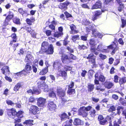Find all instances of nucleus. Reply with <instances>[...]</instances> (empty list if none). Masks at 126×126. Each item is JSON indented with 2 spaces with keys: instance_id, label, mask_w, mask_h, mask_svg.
<instances>
[{
  "instance_id": "obj_1",
  "label": "nucleus",
  "mask_w": 126,
  "mask_h": 126,
  "mask_svg": "<svg viewBox=\"0 0 126 126\" xmlns=\"http://www.w3.org/2000/svg\"><path fill=\"white\" fill-rule=\"evenodd\" d=\"M54 47L52 44L49 45L47 41H43L42 43L41 47L38 53L39 54L45 53L47 55L52 54L54 52Z\"/></svg>"
},
{
  "instance_id": "obj_2",
  "label": "nucleus",
  "mask_w": 126,
  "mask_h": 126,
  "mask_svg": "<svg viewBox=\"0 0 126 126\" xmlns=\"http://www.w3.org/2000/svg\"><path fill=\"white\" fill-rule=\"evenodd\" d=\"M71 57H69L68 55L65 54H63L61 56V59L62 63L63 64H68L69 63L72 62L70 59L75 60L76 59V57L72 54H70Z\"/></svg>"
},
{
  "instance_id": "obj_3",
  "label": "nucleus",
  "mask_w": 126,
  "mask_h": 126,
  "mask_svg": "<svg viewBox=\"0 0 126 126\" xmlns=\"http://www.w3.org/2000/svg\"><path fill=\"white\" fill-rule=\"evenodd\" d=\"M23 112L21 110H19L17 112L15 109L13 108L8 110V116L10 117L14 118V117L17 116L18 118H21L23 117Z\"/></svg>"
},
{
  "instance_id": "obj_4",
  "label": "nucleus",
  "mask_w": 126,
  "mask_h": 126,
  "mask_svg": "<svg viewBox=\"0 0 126 126\" xmlns=\"http://www.w3.org/2000/svg\"><path fill=\"white\" fill-rule=\"evenodd\" d=\"M30 113L35 115L37 118H38L40 113V109L36 106L32 105L29 109Z\"/></svg>"
},
{
  "instance_id": "obj_5",
  "label": "nucleus",
  "mask_w": 126,
  "mask_h": 126,
  "mask_svg": "<svg viewBox=\"0 0 126 126\" xmlns=\"http://www.w3.org/2000/svg\"><path fill=\"white\" fill-rule=\"evenodd\" d=\"M56 91L57 94L60 98L63 97L65 95V91L60 87H57Z\"/></svg>"
},
{
  "instance_id": "obj_6",
  "label": "nucleus",
  "mask_w": 126,
  "mask_h": 126,
  "mask_svg": "<svg viewBox=\"0 0 126 126\" xmlns=\"http://www.w3.org/2000/svg\"><path fill=\"white\" fill-rule=\"evenodd\" d=\"M104 10H98L95 11L94 14L92 16L91 20L94 21L99 17L102 14V13L104 12Z\"/></svg>"
},
{
  "instance_id": "obj_7",
  "label": "nucleus",
  "mask_w": 126,
  "mask_h": 126,
  "mask_svg": "<svg viewBox=\"0 0 126 126\" xmlns=\"http://www.w3.org/2000/svg\"><path fill=\"white\" fill-rule=\"evenodd\" d=\"M46 99L42 97H40L37 99V105L40 107L43 108L45 106Z\"/></svg>"
},
{
  "instance_id": "obj_8",
  "label": "nucleus",
  "mask_w": 126,
  "mask_h": 126,
  "mask_svg": "<svg viewBox=\"0 0 126 126\" xmlns=\"http://www.w3.org/2000/svg\"><path fill=\"white\" fill-rule=\"evenodd\" d=\"M94 77L96 78H98L100 81L102 82H103L105 80V77L100 72H96L95 74Z\"/></svg>"
},
{
  "instance_id": "obj_9",
  "label": "nucleus",
  "mask_w": 126,
  "mask_h": 126,
  "mask_svg": "<svg viewBox=\"0 0 126 126\" xmlns=\"http://www.w3.org/2000/svg\"><path fill=\"white\" fill-rule=\"evenodd\" d=\"M47 107L50 110L53 111L55 110L56 107V106L53 101H49L48 102Z\"/></svg>"
},
{
  "instance_id": "obj_10",
  "label": "nucleus",
  "mask_w": 126,
  "mask_h": 126,
  "mask_svg": "<svg viewBox=\"0 0 126 126\" xmlns=\"http://www.w3.org/2000/svg\"><path fill=\"white\" fill-rule=\"evenodd\" d=\"M70 3L68 1H66L63 3H60L58 5V7L62 10H65L67 9L68 6Z\"/></svg>"
},
{
  "instance_id": "obj_11",
  "label": "nucleus",
  "mask_w": 126,
  "mask_h": 126,
  "mask_svg": "<svg viewBox=\"0 0 126 126\" xmlns=\"http://www.w3.org/2000/svg\"><path fill=\"white\" fill-rule=\"evenodd\" d=\"M58 32H55L53 34V36L54 37L58 38L62 36L63 34V29L62 26L58 27Z\"/></svg>"
},
{
  "instance_id": "obj_12",
  "label": "nucleus",
  "mask_w": 126,
  "mask_h": 126,
  "mask_svg": "<svg viewBox=\"0 0 126 126\" xmlns=\"http://www.w3.org/2000/svg\"><path fill=\"white\" fill-rule=\"evenodd\" d=\"M79 114L83 117H86L88 114V112H87L84 106H82L80 108L79 111Z\"/></svg>"
},
{
  "instance_id": "obj_13",
  "label": "nucleus",
  "mask_w": 126,
  "mask_h": 126,
  "mask_svg": "<svg viewBox=\"0 0 126 126\" xmlns=\"http://www.w3.org/2000/svg\"><path fill=\"white\" fill-rule=\"evenodd\" d=\"M70 28L71 29L70 33L72 34H77L79 32V31L76 30V27L73 24H71L70 25Z\"/></svg>"
},
{
  "instance_id": "obj_14",
  "label": "nucleus",
  "mask_w": 126,
  "mask_h": 126,
  "mask_svg": "<svg viewBox=\"0 0 126 126\" xmlns=\"http://www.w3.org/2000/svg\"><path fill=\"white\" fill-rule=\"evenodd\" d=\"M53 66L54 69L57 68L58 70L60 69L61 68L60 61L56 60L53 63Z\"/></svg>"
},
{
  "instance_id": "obj_15",
  "label": "nucleus",
  "mask_w": 126,
  "mask_h": 126,
  "mask_svg": "<svg viewBox=\"0 0 126 126\" xmlns=\"http://www.w3.org/2000/svg\"><path fill=\"white\" fill-rule=\"evenodd\" d=\"M102 3L99 0L97 1L93 5L92 8V9L100 8L102 7Z\"/></svg>"
},
{
  "instance_id": "obj_16",
  "label": "nucleus",
  "mask_w": 126,
  "mask_h": 126,
  "mask_svg": "<svg viewBox=\"0 0 126 126\" xmlns=\"http://www.w3.org/2000/svg\"><path fill=\"white\" fill-rule=\"evenodd\" d=\"M61 121H63L66 120L67 119H69V117L67 114L65 112H63L61 114L59 115Z\"/></svg>"
},
{
  "instance_id": "obj_17",
  "label": "nucleus",
  "mask_w": 126,
  "mask_h": 126,
  "mask_svg": "<svg viewBox=\"0 0 126 126\" xmlns=\"http://www.w3.org/2000/svg\"><path fill=\"white\" fill-rule=\"evenodd\" d=\"M59 72L60 73H58L57 76L59 77H62L64 79H66L67 77V72L64 71H62L61 70H59Z\"/></svg>"
},
{
  "instance_id": "obj_18",
  "label": "nucleus",
  "mask_w": 126,
  "mask_h": 126,
  "mask_svg": "<svg viewBox=\"0 0 126 126\" xmlns=\"http://www.w3.org/2000/svg\"><path fill=\"white\" fill-rule=\"evenodd\" d=\"M104 118L102 115H99L98 116V119L99 121V123L100 125H104L107 122L106 120H103Z\"/></svg>"
},
{
  "instance_id": "obj_19",
  "label": "nucleus",
  "mask_w": 126,
  "mask_h": 126,
  "mask_svg": "<svg viewBox=\"0 0 126 126\" xmlns=\"http://www.w3.org/2000/svg\"><path fill=\"white\" fill-rule=\"evenodd\" d=\"M32 56L31 54L28 53L26 56L25 60L26 62L32 64Z\"/></svg>"
},
{
  "instance_id": "obj_20",
  "label": "nucleus",
  "mask_w": 126,
  "mask_h": 126,
  "mask_svg": "<svg viewBox=\"0 0 126 126\" xmlns=\"http://www.w3.org/2000/svg\"><path fill=\"white\" fill-rule=\"evenodd\" d=\"M103 84L106 88L110 89L114 85L113 83L109 81H106L104 82Z\"/></svg>"
},
{
  "instance_id": "obj_21",
  "label": "nucleus",
  "mask_w": 126,
  "mask_h": 126,
  "mask_svg": "<svg viewBox=\"0 0 126 126\" xmlns=\"http://www.w3.org/2000/svg\"><path fill=\"white\" fill-rule=\"evenodd\" d=\"M33 120L29 119L26 120L23 122V124L27 125V126H32L33 125Z\"/></svg>"
},
{
  "instance_id": "obj_22",
  "label": "nucleus",
  "mask_w": 126,
  "mask_h": 126,
  "mask_svg": "<svg viewBox=\"0 0 126 126\" xmlns=\"http://www.w3.org/2000/svg\"><path fill=\"white\" fill-rule=\"evenodd\" d=\"M18 12L23 16H26L29 15L27 11L26 10L24 11L22 8H19L18 10Z\"/></svg>"
},
{
  "instance_id": "obj_23",
  "label": "nucleus",
  "mask_w": 126,
  "mask_h": 126,
  "mask_svg": "<svg viewBox=\"0 0 126 126\" xmlns=\"http://www.w3.org/2000/svg\"><path fill=\"white\" fill-rule=\"evenodd\" d=\"M47 26L44 28L43 29V32L47 36H49L52 35V31L49 30H47L46 29Z\"/></svg>"
},
{
  "instance_id": "obj_24",
  "label": "nucleus",
  "mask_w": 126,
  "mask_h": 126,
  "mask_svg": "<svg viewBox=\"0 0 126 126\" xmlns=\"http://www.w3.org/2000/svg\"><path fill=\"white\" fill-rule=\"evenodd\" d=\"M87 88L89 92H92L94 90V84L89 83L87 85Z\"/></svg>"
},
{
  "instance_id": "obj_25",
  "label": "nucleus",
  "mask_w": 126,
  "mask_h": 126,
  "mask_svg": "<svg viewBox=\"0 0 126 126\" xmlns=\"http://www.w3.org/2000/svg\"><path fill=\"white\" fill-rule=\"evenodd\" d=\"M48 72V68L47 67H45L43 68L39 73L41 75H44L46 74Z\"/></svg>"
},
{
  "instance_id": "obj_26",
  "label": "nucleus",
  "mask_w": 126,
  "mask_h": 126,
  "mask_svg": "<svg viewBox=\"0 0 126 126\" xmlns=\"http://www.w3.org/2000/svg\"><path fill=\"white\" fill-rule=\"evenodd\" d=\"M115 47L119 48L117 46V45L116 44L114 41L112 42L111 44L107 47V48L110 49L115 48Z\"/></svg>"
},
{
  "instance_id": "obj_27",
  "label": "nucleus",
  "mask_w": 126,
  "mask_h": 126,
  "mask_svg": "<svg viewBox=\"0 0 126 126\" xmlns=\"http://www.w3.org/2000/svg\"><path fill=\"white\" fill-rule=\"evenodd\" d=\"M73 124L75 126L82 125L81 123V120L78 118H75L74 119Z\"/></svg>"
},
{
  "instance_id": "obj_28",
  "label": "nucleus",
  "mask_w": 126,
  "mask_h": 126,
  "mask_svg": "<svg viewBox=\"0 0 126 126\" xmlns=\"http://www.w3.org/2000/svg\"><path fill=\"white\" fill-rule=\"evenodd\" d=\"M122 124V121L120 119H117L113 122V126H120V125Z\"/></svg>"
},
{
  "instance_id": "obj_29",
  "label": "nucleus",
  "mask_w": 126,
  "mask_h": 126,
  "mask_svg": "<svg viewBox=\"0 0 126 126\" xmlns=\"http://www.w3.org/2000/svg\"><path fill=\"white\" fill-rule=\"evenodd\" d=\"M46 84L45 82L42 81H39L37 83V87L39 89H42Z\"/></svg>"
},
{
  "instance_id": "obj_30",
  "label": "nucleus",
  "mask_w": 126,
  "mask_h": 126,
  "mask_svg": "<svg viewBox=\"0 0 126 126\" xmlns=\"http://www.w3.org/2000/svg\"><path fill=\"white\" fill-rule=\"evenodd\" d=\"M95 59V58L91 59H88V62L93 64L92 68L96 67H97V65L96 64Z\"/></svg>"
},
{
  "instance_id": "obj_31",
  "label": "nucleus",
  "mask_w": 126,
  "mask_h": 126,
  "mask_svg": "<svg viewBox=\"0 0 126 126\" xmlns=\"http://www.w3.org/2000/svg\"><path fill=\"white\" fill-rule=\"evenodd\" d=\"M21 82L17 83L14 87V90L15 91H18L19 88L21 87Z\"/></svg>"
},
{
  "instance_id": "obj_32",
  "label": "nucleus",
  "mask_w": 126,
  "mask_h": 126,
  "mask_svg": "<svg viewBox=\"0 0 126 126\" xmlns=\"http://www.w3.org/2000/svg\"><path fill=\"white\" fill-rule=\"evenodd\" d=\"M126 82V77H124L120 78L119 80V83L121 85Z\"/></svg>"
},
{
  "instance_id": "obj_33",
  "label": "nucleus",
  "mask_w": 126,
  "mask_h": 126,
  "mask_svg": "<svg viewBox=\"0 0 126 126\" xmlns=\"http://www.w3.org/2000/svg\"><path fill=\"white\" fill-rule=\"evenodd\" d=\"M73 120L72 119H70L69 120H66L64 122L65 124L64 126H73L72 125Z\"/></svg>"
},
{
  "instance_id": "obj_34",
  "label": "nucleus",
  "mask_w": 126,
  "mask_h": 126,
  "mask_svg": "<svg viewBox=\"0 0 126 126\" xmlns=\"http://www.w3.org/2000/svg\"><path fill=\"white\" fill-rule=\"evenodd\" d=\"M67 93L70 95L75 94L76 93L75 89L72 88H68Z\"/></svg>"
},
{
  "instance_id": "obj_35",
  "label": "nucleus",
  "mask_w": 126,
  "mask_h": 126,
  "mask_svg": "<svg viewBox=\"0 0 126 126\" xmlns=\"http://www.w3.org/2000/svg\"><path fill=\"white\" fill-rule=\"evenodd\" d=\"M30 64L29 63H27L26 64L25 67V69H24L26 72H28L29 71H31L32 69L31 66L29 65V64Z\"/></svg>"
},
{
  "instance_id": "obj_36",
  "label": "nucleus",
  "mask_w": 126,
  "mask_h": 126,
  "mask_svg": "<svg viewBox=\"0 0 126 126\" xmlns=\"http://www.w3.org/2000/svg\"><path fill=\"white\" fill-rule=\"evenodd\" d=\"M13 22L17 25H20L21 23L20 21V19L16 17H15L13 19Z\"/></svg>"
},
{
  "instance_id": "obj_37",
  "label": "nucleus",
  "mask_w": 126,
  "mask_h": 126,
  "mask_svg": "<svg viewBox=\"0 0 126 126\" xmlns=\"http://www.w3.org/2000/svg\"><path fill=\"white\" fill-rule=\"evenodd\" d=\"M80 39L79 35H75L72 37L71 39L74 42H75L77 40H79Z\"/></svg>"
},
{
  "instance_id": "obj_38",
  "label": "nucleus",
  "mask_w": 126,
  "mask_h": 126,
  "mask_svg": "<svg viewBox=\"0 0 126 126\" xmlns=\"http://www.w3.org/2000/svg\"><path fill=\"white\" fill-rule=\"evenodd\" d=\"M119 101L121 104L124 106H126V101L122 97L120 98Z\"/></svg>"
},
{
  "instance_id": "obj_39",
  "label": "nucleus",
  "mask_w": 126,
  "mask_h": 126,
  "mask_svg": "<svg viewBox=\"0 0 126 126\" xmlns=\"http://www.w3.org/2000/svg\"><path fill=\"white\" fill-rule=\"evenodd\" d=\"M48 96L50 97L54 98L56 97V94L55 92L53 91H51L48 93Z\"/></svg>"
},
{
  "instance_id": "obj_40",
  "label": "nucleus",
  "mask_w": 126,
  "mask_h": 126,
  "mask_svg": "<svg viewBox=\"0 0 126 126\" xmlns=\"http://www.w3.org/2000/svg\"><path fill=\"white\" fill-rule=\"evenodd\" d=\"M33 92V94H39L41 93V91L37 89V88H36L33 87L32 88Z\"/></svg>"
},
{
  "instance_id": "obj_41",
  "label": "nucleus",
  "mask_w": 126,
  "mask_h": 126,
  "mask_svg": "<svg viewBox=\"0 0 126 126\" xmlns=\"http://www.w3.org/2000/svg\"><path fill=\"white\" fill-rule=\"evenodd\" d=\"M89 44L91 46L90 47H95L96 44L94 40L93 39H91L90 40Z\"/></svg>"
},
{
  "instance_id": "obj_42",
  "label": "nucleus",
  "mask_w": 126,
  "mask_h": 126,
  "mask_svg": "<svg viewBox=\"0 0 126 126\" xmlns=\"http://www.w3.org/2000/svg\"><path fill=\"white\" fill-rule=\"evenodd\" d=\"M25 73L26 71L24 69L21 71L16 73V75L18 76H21L22 74H23L24 76H26V74Z\"/></svg>"
},
{
  "instance_id": "obj_43",
  "label": "nucleus",
  "mask_w": 126,
  "mask_h": 126,
  "mask_svg": "<svg viewBox=\"0 0 126 126\" xmlns=\"http://www.w3.org/2000/svg\"><path fill=\"white\" fill-rule=\"evenodd\" d=\"M82 24L83 25L87 26L90 24V22L87 19H84L82 21Z\"/></svg>"
},
{
  "instance_id": "obj_44",
  "label": "nucleus",
  "mask_w": 126,
  "mask_h": 126,
  "mask_svg": "<svg viewBox=\"0 0 126 126\" xmlns=\"http://www.w3.org/2000/svg\"><path fill=\"white\" fill-rule=\"evenodd\" d=\"M3 74L6 75L5 74L8 72V66H4L1 69Z\"/></svg>"
},
{
  "instance_id": "obj_45",
  "label": "nucleus",
  "mask_w": 126,
  "mask_h": 126,
  "mask_svg": "<svg viewBox=\"0 0 126 126\" xmlns=\"http://www.w3.org/2000/svg\"><path fill=\"white\" fill-rule=\"evenodd\" d=\"M61 98L62 99V101L61 103V105L64 106L66 105L67 104V100L64 98L63 97Z\"/></svg>"
},
{
  "instance_id": "obj_46",
  "label": "nucleus",
  "mask_w": 126,
  "mask_h": 126,
  "mask_svg": "<svg viewBox=\"0 0 126 126\" xmlns=\"http://www.w3.org/2000/svg\"><path fill=\"white\" fill-rule=\"evenodd\" d=\"M8 25V16H7L6 18L3 23L2 27H5Z\"/></svg>"
},
{
  "instance_id": "obj_47",
  "label": "nucleus",
  "mask_w": 126,
  "mask_h": 126,
  "mask_svg": "<svg viewBox=\"0 0 126 126\" xmlns=\"http://www.w3.org/2000/svg\"><path fill=\"white\" fill-rule=\"evenodd\" d=\"M14 17L13 13L11 11H9L8 13V21L12 19H13Z\"/></svg>"
},
{
  "instance_id": "obj_48",
  "label": "nucleus",
  "mask_w": 126,
  "mask_h": 126,
  "mask_svg": "<svg viewBox=\"0 0 126 126\" xmlns=\"http://www.w3.org/2000/svg\"><path fill=\"white\" fill-rule=\"evenodd\" d=\"M55 26L53 24H51L48 25V27L52 31L55 32Z\"/></svg>"
},
{
  "instance_id": "obj_49",
  "label": "nucleus",
  "mask_w": 126,
  "mask_h": 126,
  "mask_svg": "<svg viewBox=\"0 0 126 126\" xmlns=\"http://www.w3.org/2000/svg\"><path fill=\"white\" fill-rule=\"evenodd\" d=\"M116 110V108L114 105L110 107L108 110V111L110 112H112L113 111H115Z\"/></svg>"
},
{
  "instance_id": "obj_50",
  "label": "nucleus",
  "mask_w": 126,
  "mask_h": 126,
  "mask_svg": "<svg viewBox=\"0 0 126 126\" xmlns=\"http://www.w3.org/2000/svg\"><path fill=\"white\" fill-rule=\"evenodd\" d=\"M119 5L118 8V10L119 12H121L122 10V9L124 7V4L121 3H120Z\"/></svg>"
},
{
  "instance_id": "obj_51",
  "label": "nucleus",
  "mask_w": 126,
  "mask_h": 126,
  "mask_svg": "<svg viewBox=\"0 0 126 126\" xmlns=\"http://www.w3.org/2000/svg\"><path fill=\"white\" fill-rule=\"evenodd\" d=\"M93 27L91 25H89L88 26L86 27V32H90L92 30Z\"/></svg>"
},
{
  "instance_id": "obj_52",
  "label": "nucleus",
  "mask_w": 126,
  "mask_h": 126,
  "mask_svg": "<svg viewBox=\"0 0 126 126\" xmlns=\"http://www.w3.org/2000/svg\"><path fill=\"white\" fill-rule=\"evenodd\" d=\"M32 37L34 38H36V34L34 30H32V31L30 32Z\"/></svg>"
},
{
  "instance_id": "obj_53",
  "label": "nucleus",
  "mask_w": 126,
  "mask_h": 126,
  "mask_svg": "<svg viewBox=\"0 0 126 126\" xmlns=\"http://www.w3.org/2000/svg\"><path fill=\"white\" fill-rule=\"evenodd\" d=\"M64 14H65L67 18H68L70 17H72V15L66 11H65L64 12Z\"/></svg>"
},
{
  "instance_id": "obj_54",
  "label": "nucleus",
  "mask_w": 126,
  "mask_h": 126,
  "mask_svg": "<svg viewBox=\"0 0 126 126\" xmlns=\"http://www.w3.org/2000/svg\"><path fill=\"white\" fill-rule=\"evenodd\" d=\"M121 21L122 24L121 26V27L122 28H123L126 26V20L122 19H121Z\"/></svg>"
},
{
  "instance_id": "obj_55",
  "label": "nucleus",
  "mask_w": 126,
  "mask_h": 126,
  "mask_svg": "<svg viewBox=\"0 0 126 126\" xmlns=\"http://www.w3.org/2000/svg\"><path fill=\"white\" fill-rule=\"evenodd\" d=\"M45 85L44 87L42 88V89L44 90V92H47L49 91L48 86L46 84Z\"/></svg>"
},
{
  "instance_id": "obj_56",
  "label": "nucleus",
  "mask_w": 126,
  "mask_h": 126,
  "mask_svg": "<svg viewBox=\"0 0 126 126\" xmlns=\"http://www.w3.org/2000/svg\"><path fill=\"white\" fill-rule=\"evenodd\" d=\"M32 20L33 19H32ZM26 21L27 24L29 25H31L32 24V21L28 18H27L26 19Z\"/></svg>"
},
{
  "instance_id": "obj_57",
  "label": "nucleus",
  "mask_w": 126,
  "mask_h": 126,
  "mask_svg": "<svg viewBox=\"0 0 126 126\" xmlns=\"http://www.w3.org/2000/svg\"><path fill=\"white\" fill-rule=\"evenodd\" d=\"M78 48L80 50H83L86 49L87 47L84 45H79L78 46Z\"/></svg>"
},
{
  "instance_id": "obj_58",
  "label": "nucleus",
  "mask_w": 126,
  "mask_h": 126,
  "mask_svg": "<svg viewBox=\"0 0 126 126\" xmlns=\"http://www.w3.org/2000/svg\"><path fill=\"white\" fill-rule=\"evenodd\" d=\"M74 86V82L71 81L70 84L68 85V88H72Z\"/></svg>"
},
{
  "instance_id": "obj_59",
  "label": "nucleus",
  "mask_w": 126,
  "mask_h": 126,
  "mask_svg": "<svg viewBox=\"0 0 126 126\" xmlns=\"http://www.w3.org/2000/svg\"><path fill=\"white\" fill-rule=\"evenodd\" d=\"M99 56L101 59L102 60H104L107 58V56L106 55L102 54H100L99 55Z\"/></svg>"
},
{
  "instance_id": "obj_60",
  "label": "nucleus",
  "mask_w": 126,
  "mask_h": 126,
  "mask_svg": "<svg viewBox=\"0 0 126 126\" xmlns=\"http://www.w3.org/2000/svg\"><path fill=\"white\" fill-rule=\"evenodd\" d=\"M120 63V59H116L113 63V65L115 66L117 65Z\"/></svg>"
},
{
  "instance_id": "obj_61",
  "label": "nucleus",
  "mask_w": 126,
  "mask_h": 126,
  "mask_svg": "<svg viewBox=\"0 0 126 126\" xmlns=\"http://www.w3.org/2000/svg\"><path fill=\"white\" fill-rule=\"evenodd\" d=\"M96 111L95 110H93L90 112V115L92 117H94L95 115Z\"/></svg>"
},
{
  "instance_id": "obj_62",
  "label": "nucleus",
  "mask_w": 126,
  "mask_h": 126,
  "mask_svg": "<svg viewBox=\"0 0 126 126\" xmlns=\"http://www.w3.org/2000/svg\"><path fill=\"white\" fill-rule=\"evenodd\" d=\"M92 34L94 36L98 35L99 34L98 33H96V29H92Z\"/></svg>"
},
{
  "instance_id": "obj_63",
  "label": "nucleus",
  "mask_w": 126,
  "mask_h": 126,
  "mask_svg": "<svg viewBox=\"0 0 126 126\" xmlns=\"http://www.w3.org/2000/svg\"><path fill=\"white\" fill-rule=\"evenodd\" d=\"M114 81L115 83H117L118 82L119 77L116 75H115L114 77Z\"/></svg>"
},
{
  "instance_id": "obj_64",
  "label": "nucleus",
  "mask_w": 126,
  "mask_h": 126,
  "mask_svg": "<svg viewBox=\"0 0 126 126\" xmlns=\"http://www.w3.org/2000/svg\"><path fill=\"white\" fill-rule=\"evenodd\" d=\"M94 55L93 54L90 53L89 54L88 56L86 57V58L88 59H91L93 58H94Z\"/></svg>"
}]
</instances>
